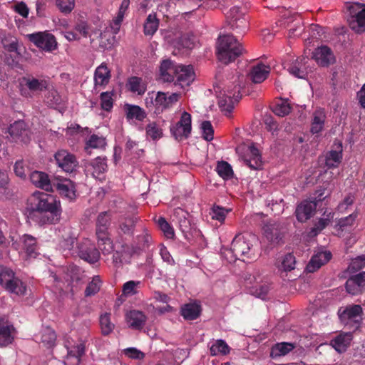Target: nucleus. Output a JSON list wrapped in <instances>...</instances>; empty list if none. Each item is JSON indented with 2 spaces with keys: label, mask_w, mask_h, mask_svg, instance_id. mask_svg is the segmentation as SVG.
Returning <instances> with one entry per match:
<instances>
[{
  "label": "nucleus",
  "mask_w": 365,
  "mask_h": 365,
  "mask_svg": "<svg viewBox=\"0 0 365 365\" xmlns=\"http://www.w3.org/2000/svg\"><path fill=\"white\" fill-rule=\"evenodd\" d=\"M28 205L31 210L41 215L38 221L40 225L55 223L60 219V201L51 195L36 192L29 198Z\"/></svg>",
  "instance_id": "nucleus-1"
},
{
  "label": "nucleus",
  "mask_w": 365,
  "mask_h": 365,
  "mask_svg": "<svg viewBox=\"0 0 365 365\" xmlns=\"http://www.w3.org/2000/svg\"><path fill=\"white\" fill-rule=\"evenodd\" d=\"M257 242V237L251 233H240L233 239L230 250L224 252L225 257L231 262L237 259H251L252 247Z\"/></svg>",
  "instance_id": "nucleus-2"
},
{
  "label": "nucleus",
  "mask_w": 365,
  "mask_h": 365,
  "mask_svg": "<svg viewBox=\"0 0 365 365\" xmlns=\"http://www.w3.org/2000/svg\"><path fill=\"white\" fill-rule=\"evenodd\" d=\"M243 51L240 43L233 35L220 36L217 42V56L218 60L228 64L238 58Z\"/></svg>",
  "instance_id": "nucleus-3"
},
{
  "label": "nucleus",
  "mask_w": 365,
  "mask_h": 365,
  "mask_svg": "<svg viewBox=\"0 0 365 365\" xmlns=\"http://www.w3.org/2000/svg\"><path fill=\"white\" fill-rule=\"evenodd\" d=\"M180 97L177 93L149 92L145 99L147 108L153 110L155 114L162 113L164 110L170 108L176 103Z\"/></svg>",
  "instance_id": "nucleus-4"
},
{
  "label": "nucleus",
  "mask_w": 365,
  "mask_h": 365,
  "mask_svg": "<svg viewBox=\"0 0 365 365\" xmlns=\"http://www.w3.org/2000/svg\"><path fill=\"white\" fill-rule=\"evenodd\" d=\"M237 85L233 88H227L218 94V105L221 110L226 115L230 114L234 108L235 104L241 97V89L245 86L244 76H237Z\"/></svg>",
  "instance_id": "nucleus-5"
},
{
  "label": "nucleus",
  "mask_w": 365,
  "mask_h": 365,
  "mask_svg": "<svg viewBox=\"0 0 365 365\" xmlns=\"http://www.w3.org/2000/svg\"><path fill=\"white\" fill-rule=\"evenodd\" d=\"M0 284L9 292L18 296H24L26 293V286L9 268L0 266Z\"/></svg>",
  "instance_id": "nucleus-6"
},
{
  "label": "nucleus",
  "mask_w": 365,
  "mask_h": 365,
  "mask_svg": "<svg viewBox=\"0 0 365 365\" xmlns=\"http://www.w3.org/2000/svg\"><path fill=\"white\" fill-rule=\"evenodd\" d=\"M48 86L49 80L48 78L27 77L22 79L20 84V92L24 97L32 98L42 91L48 89Z\"/></svg>",
  "instance_id": "nucleus-7"
},
{
  "label": "nucleus",
  "mask_w": 365,
  "mask_h": 365,
  "mask_svg": "<svg viewBox=\"0 0 365 365\" xmlns=\"http://www.w3.org/2000/svg\"><path fill=\"white\" fill-rule=\"evenodd\" d=\"M237 152L246 165L253 170L260 169L262 166L259 150L253 143L245 144L237 148Z\"/></svg>",
  "instance_id": "nucleus-8"
},
{
  "label": "nucleus",
  "mask_w": 365,
  "mask_h": 365,
  "mask_svg": "<svg viewBox=\"0 0 365 365\" xmlns=\"http://www.w3.org/2000/svg\"><path fill=\"white\" fill-rule=\"evenodd\" d=\"M349 12L348 19L350 28L356 33L365 31V4L352 3L348 5Z\"/></svg>",
  "instance_id": "nucleus-9"
},
{
  "label": "nucleus",
  "mask_w": 365,
  "mask_h": 365,
  "mask_svg": "<svg viewBox=\"0 0 365 365\" xmlns=\"http://www.w3.org/2000/svg\"><path fill=\"white\" fill-rule=\"evenodd\" d=\"M65 346L68 351L65 365H78L85 351L84 341L81 339L74 341L72 339L67 338Z\"/></svg>",
  "instance_id": "nucleus-10"
},
{
  "label": "nucleus",
  "mask_w": 365,
  "mask_h": 365,
  "mask_svg": "<svg viewBox=\"0 0 365 365\" xmlns=\"http://www.w3.org/2000/svg\"><path fill=\"white\" fill-rule=\"evenodd\" d=\"M339 319L344 325L357 328L361 320L362 308L360 305H351L338 312Z\"/></svg>",
  "instance_id": "nucleus-11"
},
{
  "label": "nucleus",
  "mask_w": 365,
  "mask_h": 365,
  "mask_svg": "<svg viewBox=\"0 0 365 365\" xmlns=\"http://www.w3.org/2000/svg\"><path fill=\"white\" fill-rule=\"evenodd\" d=\"M29 39L37 47L46 51H52L57 47L53 35L48 32H38L28 35Z\"/></svg>",
  "instance_id": "nucleus-12"
},
{
  "label": "nucleus",
  "mask_w": 365,
  "mask_h": 365,
  "mask_svg": "<svg viewBox=\"0 0 365 365\" xmlns=\"http://www.w3.org/2000/svg\"><path fill=\"white\" fill-rule=\"evenodd\" d=\"M54 158L58 166L66 173H71L76 171L78 167V162L76 156L66 150H60L56 152Z\"/></svg>",
  "instance_id": "nucleus-13"
},
{
  "label": "nucleus",
  "mask_w": 365,
  "mask_h": 365,
  "mask_svg": "<svg viewBox=\"0 0 365 365\" xmlns=\"http://www.w3.org/2000/svg\"><path fill=\"white\" fill-rule=\"evenodd\" d=\"M170 131L178 140L187 138L191 132L190 114L184 111L181 115L180 120L175 125L171 126Z\"/></svg>",
  "instance_id": "nucleus-14"
},
{
  "label": "nucleus",
  "mask_w": 365,
  "mask_h": 365,
  "mask_svg": "<svg viewBox=\"0 0 365 365\" xmlns=\"http://www.w3.org/2000/svg\"><path fill=\"white\" fill-rule=\"evenodd\" d=\"M287 71L296 78H306L308 73L312 71L309 59L305 56L297 58L288 66Z\"/></svg>",
  "instance_id": "nucleus-15"
},
{
  "label": "nucleus",
  "mask_w": 365,
  "mask_h": 365,
  "mask_svg": "<svg viewBox=\"0 0 365 365\" xmlns=\"http://www.w3.org/2000/svg\"><path fill=\"white\" fill-rule=\"evenodd\" d=\"M78 255L83 260L89 263H95L100 258L99 251L89 240H84L78 246Z\"/></svg>",
  "instance_id": "nucleus-16"
},
{
  "label": "nucleus",
  "mask_w": 365,
  "mask_h": 365,
  "mask_svg": "<svg viewBox=\"0 0 365 365\" xmlns=\"http://www.w3.org/2000/svg\"><path fill=\"white\" fill-rule=\"evenodd\" d=\"M8 133L11 139L16 143H27L30 140L29 131L26 128V123L22 120L11 124L8 128Z\"/></svg>",
  "instance_id": "nucleus-17"
},
{
  "label": "nucleus",
  "mask_w": 365,
  "mask_h": 365,
  "mask_svg": "<svg viewBox=\"0 0 365 365\" xmlns=\"http://www.w3.org/2000/svg\"><path fill=\"white\" fill-rule=\"evenodd\" d=\"M14 247L20 252H24L29 257L35 258L37 256L36 240L31 235H24L19 242L13 243Z\"/></svg>",
  "instance_id": "nucleus-18"
},
{
  "label": "nucleus",
  "mask_w": 365,
  "mask_h": 365,
  "mask_svg": "<svg viewBox=\"0 0 365 365\" xmlns=\"http://www.w3.org/2000/svg\"><path fill=\"white\" fill-rule=\"evenodd\" d=\"M312 58L322 67H327L335 62V56L331 49L323 45L317 47L312 53Z\"/></svg>",
  "instance_id": "nucleus-19"
},
{
  "label": "nucleus",
  "mask_w": 365,
  "mask_h": 365,
  "mask_svg": "<svg viewBox=\"0 0 365 365\" xmlns=\"http://www.w3.org/2000/svg\"><path fill=\"white\" fill-rule=\"evenodd\" d=\"M56 188L58 192L68 198L73 200L76 197V188L73 182L67 178H63L59 176L53 178V189Z\"/></svg>",
  "instance_id": "nucleus-20"
},
{
  "label": "nucleus",
  "mask_w": 365,
  "mask_h": 365,
  "mask_svg": "<svg viewBox=\"0 0 365 365\" xmlns=\"http://www.w3.org/2000/svg\"><path fill=\"white\" fill-rule=\"evenodd\" d=\"M16 334L13 324L6 318H0V346L6 347L12 344Z\"/></svg>",
  "instance_id": "nucleus-21"
},
{
  "label": "nucleus",
  "mask_w": 365,
  "mask_h": 365,
  "mask_svg": "<svg viewBox=\"0 0 365 365\" xmlns=\"http://www.w3.org/2000/svg\"><path fill=\"white\" fill-rule=\"evenodd\" d=\"M130 0H123L116 16L113 18V21L110 23L109 29L110 30L113 37L109 40L108 44L113 45L114 42L115 36L119 32L121 24L123 21L124 16L128 9L130 5Z\"/></svg>",
  "instance_id": "nucleus-22"
},
{
  "label": "nucleus",
  "mask_w": 365,
  "mask_h": 365,
  "mask_svg": "<svg viewBox=\"0 0 365 365\" xmlns=\"http://www.w3.org/2000/svg\"><path fill=\"white\" fill-rule=\"evenodd\" d=\"M317 203L311 200H303L299 204L295 210V215L299 222H304L313 216L316 211Z\"/></svg>",
  "instance_id": "nucleus-23"
},
{
  "label": "nucleus",
  "mask_w": 365,
  "mask_h": 365,
  "mask_svg": "<svg viewBox=\"0 0 365 365\" xmlns=\"http://www.w3.org/2000/svg\"><path fill=\"white\" fill-rule=\"evenodd\" d=\"M227 17L230 19V24L232 29H239L244 32L247 29V21L239 7L234 6L230 9Z\"/></svg>",
  "instance_id": "nucleus-24"
},
{
  "label": "nucleus",
  "mask_w": 365,
  "mask_h": 365,
  "mask_svg": "<svg viewBox=\"0 0 365 365\" xmlns=\"http://www.w3.org/2000/svg\"><path fill=\"white\" fill-rule=\"evenodd\" d=\"M193 67L190 65H176L175 78L181 87L189 86L195 79Z\"/></svg>",
  "instance_id": "nucleus-25"
},
{
  "label": "nucleus",
  "mask_w": 365,
  "mask_h": 365,
  "mask_svg": "<svg viewBox=\"0 0 365 365\" xmlns=\"http://www.w3.org/2000/svg\"><path fill=\"white\" fill-rule=\"evenodd\" d=\"M331 253L328 250L317 252L307 265L306 269L308 272H314L322 266L327 263L331 258Z\"/></svg>",
  "instance_id": "nucleus-26"
},
{
  "label": "nucleus",
  "mask_w": 365,
  "mask_h": 365,
  "mask_svg": "<svg viewBox=\"0 0 365 365\" xmlns=\"http://www.w3.org/2000/svg\"><path fill=\"white\" fill-rule=\"evenodd\" d=\"M146 319V316L141 311L133 309L125 314V322L128 327L133 329H141L145 325Z\"/></svg>",
  "instance_id": "nucleus-27"
},
{
  "label": "nucleus",
  "mask_w": 365,
  "mask_h": 365,
  "mask_svg": "<svg viewBox=\"0 0 365 365\" xmlns=\"http://www.w3.org/2000/svg\"><path fill=\"white\" fill-rule=\"evenodd\" d=\"M31 182L36 187L46 191H53V178H49L48 175L43 172L34 171L30 175Z\"/></svg>",
  "instance_id": "nucleus-28"
},
{
  "label": "nucleus",
  "mask_w": 365,
  "mask_h": 365,
  "mask_svg": "<svg viewBox=\"0 0 365 365\" xmlns=\"http://www.w3.org/2000/svg\"><path fill=\"white\" fill-rule=\"evenodd\" d=\"M347 292L357 294L365 289V272L350 277L346 282Z\"/></svg>",
  "instance_id": "nucleus-29"
},
{
  "label": "nucleus",
  "mask_w": 365,
  "mask_h": 365,
  "mask_svg": "<svg viewBox=\"0 0 365 365\" xmlns=\"http://www.w3.org/2000/svg\"><path fill=\"white\" fill-rule=\"evenodd\" d=\"M295 265V257L291 253L279 257L275 262V267L280 272H290L294 269Z\"/></svg>",
  "instance_id": "nucleus-30"
},
{
  "label": "nucleus",
  "mask_w": 365,
  "mask_h": 365,
  "mask_svg": "<svg viewBox=\"0 0 365 365\" xmlns=\"http://www.w3.org/2000/svg\"><path fill=\"white\" fill-rule=\"evenodd\" d=\"M110 78V71L106 64L101 63L98 66L94 73L95 87H103L109 83Z\"/></svg>",
  "instance_id": "nucleus-31"
},
{
  "label": "nucleus",
  "mask_w": 365,
  "mask_h": 365,
  "mask_svg": "<svg viewBox=\"0 0 365 365\" xmlns=\"http://www.w3.org/2000/svg\"><path fill=\"white\" fill-rule=\"evenodd\" d=\"M352 340V334L350 332L341 333L331 341L332 347L339 353L346 350Z\"/></svg>",
  "instance_id": "nucleus-32"
},
{
  "label": "nucleus",
  "mask_w": 365,
  "mask_h": 365,
  "mask_svg": "<svg viewBox=\"0 0 365 365\" xmlns=\"http://www.w3.org/2000/svg\"><path fill=\"white\" fill-rule=\"evenodd\" d=\"M56 339L55 331L50 327H45L36 335V341L42 344L43 346L50 348L54 346Z\"/></svg>",
  "instance_id": "nucleus-33"
},
{
  "label": "nucleus",
  "mask_w": 365,
  "mask_h": 365,
  "mask_svg": "<svg viewBox=\"0 0 365 365\" xmlns=\"http://www.w3.org/2000/svg\"><path fill=\"white\" fill-rule=\"evenodd\" d=\"M269 72L270 68L268 66L257 63L252 68L250 72V78L255 83H259L267 78Z\"/></svg>",
  "instance_id": "nucleus-34"
},
{
  "label": "nucleus",
  "mask_w": 365,
  "mask_h": 365,
  "mask_svg": "<svg viewBox=\"0 0 365 365\" xmlns=\"http://www.w3.org/2000/svg\"><path fill=\"white\" fill-rule=\"evenodd\" d=\"M176 65L171 61L165 60L160 67V78L165 82H171L175 77Z\"/></svg>",
  "instance_id": "nucleus-35"
},
{
  "label": "nucleus",
  "mask_w": 365,
  "mask_h": 365,
  "mask_svg": "<svg viewBox=\"0 0 365 365\" xmlns=\"http://www.w3.org/2000/svg\"><path fill=\"white\" fill-rule=\"evenodd\" d=\"M342 158V148L339 143L336 145V149L331 150L327 153L324 157L325 165L328 168L337 167L341 163Z\"/></svg>",
  "instance_id": "nucleus-36"
},
{
  "label": "nucleus",
  "mask_w": 365,
  "mask_h": 365,
  "mask_svg": "<svg viewBox=\"0 0 365 365\" xmlns=\"http://www.w3.org/2000/svg\"><path fill=\"white\" fill-rule=\"evenodd\" d=\"M126 87L130 92L138 95L144 94L147 89L145 81L141 78L136 76L128 78Z\"/></svg>",
  "instance_id": "nucleus-37"
},
{
  "label": "nucleus",
  "mask_w": 365,
  "mask_h": 365,
  "mask_svg": "<svg viewBox=\"0 0 365 365\" xmlns=\"http://www.w3.org/2000/svg\"><path fill=\"white\" fill-rule=\"evenodd\" d=\"M200 312L201 307L196 302L186 304L181 308V314L187 320L197 319Z\"/></svg>",
  "instance_id": "nucleus-38"
},
{
  "label": "nucleus",
  "mask_w": 365,
  "mask_h": 365,
  "mask_svg": "<svg viewBox=\"0 0 365 365\" xmlns=\"http://www.w3.org/2000/svg\"><path fill=\"white\" fill-rule=\"evenodd\" d=\"M133 252V249L128 245H122L120 250H116L113 254V262L116 265L128 262Z\"/></svg>",
  "instance_id": "nucleus-39"
},
{
  "label": "nucleus",
  "mask_w": 365,
  "mask_h": 365,
  "mask_svg": "<svg viewBox=\"0 0 365 365\" xmlns=\"http://www.w3.org/2000/svg\"><path fill=\"white\" fill-rule=\"evenodd\" d=\"M326 115L324 109H317L313 114L311 132L314 134L319 133L324 128Z\"/></svg>",
  "instance_id": "nucleus-40"
},
{
  "label": "nucleus",
  "mask_w": 365,
  "mask_h": 365,
  "mask_svg": "<svg viewBox=\"0 0 365 365\" xmlns=\"http://www.w3.org/2000/svg\"><path fill=\"white\" fill-rule=\"evenodd\" d=\"M59 239L58 245L63 250H71L73 249L75 243V237L71 236L68 230H63L58 231Z\"/></svg>",
  "instance_id": "nucleus-41"
},
{
  "label": "nucleus",
  "mask_w": 365,
  "mask_h": 365,
  "mask_svg": "<svg viewBox=\"0 0 365 365\" xmlns=\"http://www.w3.org/2000/svg\"><path fill=\"white\" fill-rule=\"evenodd\" d=\"M126 113V118L128 120H139L141 121L145 118L144 110L138 106L127 104L125 106Z\"/></svg>",
  "instance_id": "nucleus-42"
},
{
  "label": "nucleus",
  "mask_w": 365,
  "mask_h": 365,
  "mask_svg": "<svg viewBox=\"0 0 365 365\" xmlns=\"http://www.w3.org/2000/svg\"><path fill=\"white\" fill-rule=\"evenodd\" d=\"M294 346L292 343L282 342L277 343L272 346L270 352V356L272 358H277L282 356H285L290 352Z\"/></svg>",
  "instance_id": "nucleus-43"
},
{
  "label": "nucleus",
  "mask_w": 365,
  "mask_h": 365,
  "mask_svg": "<svg viewBox=\"0 0 365 365\" xmlns=\"http://www.w3.org/2000/svg\"><path fill=\"white\" fill-rule=\"evenodd\" d=\"M110 217L106 212L98 215L96 222V235H103L105 233H108V229L110 225Z\"/></svg>",
  "instance_id": "nucleus-44"
},
{
  "label": "nucleus",
  "mask_w": 365,
  "mask_h": 365,
  "mask_svg": "<svg viewBox=\"0 0 365 365\" xmlns=\"http://www.w3.org/2000/svg\"><path fill=\"white\" fill-rule=\"evenodd\" d=\"M96 236L98 247L102 251L103 254H110L113 251V245L109 234L105 233L103 235H97Z\"/></svg>",
  "instance_id": "nucleus-45"
},
{
  "label": "nucleus",
  "mask_w": 365,
  "mask_h": 365,
  "mask_svg": "<svg viewBox=\"0 0 365 365\" xmlns=\"http://www.w3.org/2000/svg\"><path fill=\"white\" fill-rule=\"evenodd\" d=\"M210 351L212 356L227 355L230 353V348L224 340L217 339L210 346Z\"/></svg>",
  "instance_id": "nucleus-46"
},
{
  "label": "nucleus",
  "mask_w": 365,
  "mask_h": 365,
  "mask_svg": "<svg viewBox=\"0 0 365 365\" xmlns=\"http://www.w3.org/2000/svg\"><path fill=\"white\" fill-rule=\"evenodd\" d=\"M195 38L193 35L184 34L180 36L179 39L172 42L174 47L180 49L181 48L191 49L195 46Z\"/></svg>",
  "instance_id": "nucleus-47"
},
{
  "label": "nucleus",
  "mask_w": 365,
  "mask_h": 365,
  "mask_svg": "<svg viewBox=\"0 0 365 365\" xmlns=\"http://www.w3.org/2000/svg\"><path fill=\"white\" fill-rule=\"evenodd\" d=\"M141 284L140 281L130 280L125 282L122 287V294L125 297H130L138 294Z\"/></svg>",
  "instance_id": "nucleus-48"
},
{
  "label": "nucleus",
  "mask_w": 365,
  "mask_h": 365,
  "mask_svg": "<svg viewBox=\"0 0 365 365\" xmlns=\"http://www.w3.org/2000/svg\"><path fill=\"white\" fill-rule=\"evenodd\" d=\"M0 39L4 48L9 52H17L18 41L15 36L11 34H1Z\"/></svg>",
  "instance_id": "nucleus-49"
},
{
  "label": "nucleus",
  "mask_w": 365,
  "mask_h": 365,
  "mask_svg": "<svg viewBox=\"0 0 365 365\" xmlns=\"http://www.w3.org/2000/svg\"><path fill=\"white\" fill-rule=\"evenodd\" d=\"M292 110L291 105L287 99H279L275 103L272 110L278 116L284 117L288 115Z\"/></svg>",
  "instance_id": "nucleus-50"
},
{
  "label": "nucleus",
  "mask_w": 365,
  "mask_h": 365,
  "mask_svg": "<svg viewBox=\"0 0 365 365\" xmlns=\"http://www.w3.org/2000/svg\"><path fill=\"white\" fill-rule=\"evenodd\" d=\"M356 217V214H351L349 216L339 220L338 223L336 225L337 235L341 236L342 232L349 230L351 227L353 225Z\"/></svg>",
  "instance_id": "nucleus-51"
},
{
  "label": "nucleus",
  "mask_w": 365,
  "mask_h": 365,
  "mask_svg": "<svg viewBox=\"0 0 365 365\" xmlns=\"http://www.w3.org/2000/svg\"><path fill=\"white\" fill-rule=\"evenodd\" d=\"M91 165L93 170L92 174L95 178H99L101 174L106 171L108 167L106 158L101 157L95 158Z\"/></svg>",
  "instance_id": "nucleus-52"
},
{
  "label": "nucleus",
  "mask_w": 365,
  "mask_h": 365,
  "mask_svg": "<svg viewBox=\"0 0 365 365\" xmlns=\"http://www.w3.org/2000/svg\"><path fill=\"white\" fill-rule=\"evenodd\" d=\"M159 26L158 20L155 14H149L144 24V33L145 35H153Z\"/></svg>",
  "instance_id": "nucleus-53"
},
{
  "label": "nucleus",
  "mask_w": 365,
  "mask_h": 365,
  "mask_svg": "<svg viewBox=\"0 0 365 365\" xmlns=\"http://www.w3.org/2000/svg\"><path fill=\"white\" fill-rule=\"evenodd\" d=\"M215 170L224 180L230 179L233 175L231 165L225 161L218 162Z\"/></svg>",
  "instance_id": "nucleus-54"
},
{
  "label": "nucleus",
  "mask_w": 365,
  "mask_h": 365,
  "mask_svg": "<svg viewBox=\"0 0 365 365\" xmlns=\"http://www.w3.org/2000/svg\"><path fill=\"white\" fill-rule=\"evenodd\" d=\"M100 325L103 334L108 335L113 331L115 325L110 322V314L104 313L101 315Z\"/></svg>",
  "instance_id": "nucleus-55"
},
{
  "label": "nucleus",
  "mask_w": 365,
  "mask_h": 365,
  "mask_svg": "<svg viewBox=\"0 0 365 365\" xmlns=\"http://www.w3.org/2000/svg\"><path fill=\"white\" fill-rule=\"evenodd\" d=\"M47 90L48 92L45 96L46 103L51 107L60 105L62 102V98L57 91L54 88L49 89V88Z\"/></svg>",
  "instance_id": "nucleus-56"
},
{
  "label": "nucleus",
  "mask_w": 365,
  "mask_h": 365,
  "mask_svg": "<svg viewBox=\"0 0 365 365\" xmlns=\"http://www.w3.org/2000/svg\"><path fill=\"white\" fill-rule=\"evenodd\" d=\"M145 130L148 138L153 140H158L163 136L162 129L155 122L148 124Z\"/></svg>",
  "instance_id": "nucleus-57"
},
{
  "label": "nucleus",
  "mask_w": 365,
  "mask_h": 365,
  "mask_svg": "<svg viewBox=\"0 0 365 365\" xmlns=\"http://www.w3.org/2000/svg\"><path fill=\"white\" fill-rule=\"evenodd\" d=\"M230 211V209H226L219 205H214L212 208L210 215L212 219L222 222Z\"/></svg>",
  "instance_id": "nucleus-58"
},
{
  "label": "nucleus",
  "mask_w": 365,
  "mask_h": 365,
  "mask_svg": "<svg viewBox=\"0 0 365 365\" xmlns=\"http://www.w3.org/2000/svg\"><path fill=\"white\" fill-rule=\"evenodd\" d=\"M59 11L65 14H70L75 7V0H55Z\"/></svg>",
  "instance_id": "nucleus-59"
},
{
  "label": "nucleus",
  "mask_w": 365,
  "mask_h": 365,
  "mask_svg": "<svg viewBox=\"0 0 365 365\" xmlns=\"http://www.w3.org/2000/svg\"><path fill=\"white\" fill-rule=\"evenodd\" d=\"M266 238L273 243H277L280 240V235L277 227L273 225H266L264 228Z\"/></svg>",
  "instance_id": "nucleus-60"
},
{
  "label": "nucleus",
  "mask_w": 365,
  "mask_h": 365,
  "mask_svg": "<svg viewBox=\"0 0 365 365\" xmlns=\"http://www.w3.org/2000/svg\"><path fill=\"white\" fill-rule=\"evenodd\" d=\"M101 285V281L99 277H93L92 281L88 284L85 290L86 296L88 297L96 294L100 290Z\"/></svg>",
  "instance_id": "nucleus-61"
},
{
  "label": "nucleus",
  "mask_w": 365,
  "mask_h": 365,
  "mask_svg": "<svg viewBox=\"0 0 365 365\" xmlns=\"http://www.w3.org/2000/svg\"><path fill=\"white\" fill-rule=\"evenodd\" d=\"M135 217H127L122 219L120 222L119 228L124 234H130L133 232L135 224Z\"/></svg>",
  "instance_id": "nucleus-62"
},
{
  "label": "nucleus",
  "mask_w": 365,
  "mask_h": 365,
  "mask_svg": "<svg viewBox=\"0 0 365 365\" xmlns=\"http://www.w3.org/2000/svg\"><path fill=\"white\" fill-rule=\"evenodd\" d=\"M158 224L167 238L172 239L174 237L175 234L173 227L164 217H160L158 220Z\"/></svg>",
  "instance_id": "nucleus-63"
},
{
  "label": "nucleus",
  "mask_w": 365,
  "mask_h": 365,
  "mask_svg": "<svg viewBox=\"0 0 365 365\" xmlns=\"http://www.w3.org/2000/svg\"><path fill=\"white\" fill-rule=\"evenodd\" d=\"M106 145V140L103 137L92 135L86 143V148H102Z\"/></svg>",
  "instance_id": "nucleus-64"
}]
</instances>
